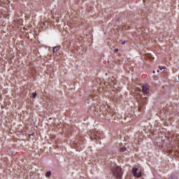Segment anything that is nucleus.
<instances>
[{
	"instance_id": "9b49d317",
	"label": "nucleus",
	"mask_w": 179,
	"mask_h": 179,
	"mask_svg": "<svg viewBox=\"0 0 179 179\" xmlns=\"http://www.w3.org/2000/svg\"><path fill=\"white\" fill-rule=\"evenodd\" d=\"M139 92H140L139 90H138V91H136V94H138L139 93Z\"/></svg>"
},
{
	"instance_id": "0eeeda50",
	"label": "nucleus",
	"mask_w": 179,
	"mask_h": 179,
	"mask_svg": "<svg viewBox=\"0 0 179 179\" xmlns=\"http://www.w3.org/2000/svg\"><path fill=\"white\" fill-rule=\"evenodd\" d=\"M36 97H37V93L34 92L33 93V99H36Z\"/></svg>"
},
{
	"instance_id": "7ed1b4c3",
	"label": "nucleus",
	"mask_w": 179,
	"mask_h": 179,
	"mask_svg": "<svg viewBox=\"0 0 179 179\" xmlns=\"http://www.w3.org/2000/svg\"><path fill=\"white\" fill-rule=\"evenodd\" d=\"M134 177H136L137 178H140L142 176V172L138 169V168H134L132 171Z\"/></svg>"
},
{
	"instance_id": "f03ea898",
	"label": "nucleus",
	"mask_w": 179,
	"mask_h": 179,
	"mask_svg": "<svg viewBox=\"0 0 179 179\" xmlns=\"http://www.w3.org/2000/svg\"><path fill=\"white\" fill-rule=\"evenodd\" d=\"M113 176L116 177V178L120 179L121 177H122V169H121V167L116 166L113 170Z\"/></svg>"
},
{
	"instance_id": "9d476101",
	"label": "nucleus",
	"mask_w": 179,
	"mask_h": 179,
	"mask_svg": "<svg viewBox=\"0 0 179 179\" xmlns=\"http://www.w3.org/2000/svg\"><path fill=\"white\" fill-rule=\"evenodd\" d=\"M115 52H118V49L115 50Z\"/></svg>"
},
{
	"instance_id": "f257e3e1",
	"label": "nucleus",
	"mask_w": 179,
	"mask_h": 179,
	"mask_svg": "<svg viewBox=\"0 0 179 179\" xmlns=\"http://www.w3.org/2000/svg\"><path fill=\"white\" fill-rule=\"evenodd\" d=\"M138 103V111L141 112L143 110V107L145 104H146V102L148 101V99L146 97L143 98H137Z\"/></svg>"
},
{
	"instance_id": "ddd939ff",
	"label": "nucleus",
	"mask_w": 179,
	"mask_h": 179,
	"mask_svg": "<svg viewBox=\"0 0 179 179\" xmlns=\"http://www.w3.org/2000/svg\"><path fill=\"white\" fill-rule=\"evenodd\" d=\"M124 29H125V27H123V28H122V30H124Z\"/></svg>"
},
{
	"instance_id": "4468645a",
	"label": "nucleus",
	"mask_w": 179,
	"mask_h": 179,
	"mask_svg": "<svg viewBox=\"0 0 179 179\" xmlns=\"http://www.w3.org/2000/svg\"><path fill=\"white\" fill-rule=\"evenodd\" d=\"M122 44H125V42H123Z\"/></svg>"
},
{
	"instance_id": "dca6fc26",
	"label": "nucleus",
	"mask_w": 179,
	"mask_h": 179,
	"mask_svg": "<svg viewBox=\"0 0 179 179\" xmlns=\"http://www.w3.org/2000/svg\"><path fill=\"white\" fill-rule=\"evenodd\" d=\"M157 72H159V70H157Z\"/></svg>"
},
{
	"instance_id": "423d86ee",
	"label": "nucleus",
	"mask_w": 179,
	"mask_h": 179,
	"mask_svg": "<svg viewBox=\"0 0 179 179\" xmlns=\"http://www.w3.org/2000/svg\"><path fill=\"white\" fill-rule=\"evenodd\" d=\"M46 177H51V171H48L45 174Z\"/></svg>"
},
{
	"instance_id": "1a4fd4ad",
	"label": "nucleus",
	"mask_w": 179,
	"mask_h": 179,
	"mask_svg": "<svg viewBox=\"0 0 179 179\" xmlns=\"http://www.w3.org/2000/svg\"><path fill=\"white\" fill-rule=\"evenodd\" d=\"M124 150H126V149L124 148H122L120 149V152H124Z\"/></svg>"
},
{
	"instance_id": "2eb2a0df",
	"label": "nucleus",
	"mask_w": 179,
	"mask_h": 179,
	"mask_svg": "<svg viewBox=\"0 0 179 179\" xmlns=\"http://www.w3.org/2000/svg\"><path fill=\"white\" fill-rule=\"evenodd\" d=\"M153 73H155V71H153Z\"/></svg>"
},
{
	"instance_id": "f8f14e48",
	"label": "nucleus",
	"mask_w": 179,
	"mask_h": 179,
	"mask_svg": "<svg viewBox=\"0 0 179 179\" xmlns=\"http://www.w3.org/2000/svg\"><path fill=\"white\" fill-rule=\"evenodd\" d=\"M0 2H3V0H0Z\"/></svg>"
},
{
	"instance_id": "20e7f679",
	"label": "nucleus",
	"mask_w": 179,
	"mask_h": 179,
	"mask_svg": "<svg viewBox=\"0 0 179 179\" xmlns=\"http://www.w3.org/2000/svg\"><path fill=\"white\" fill-rule=\"evenodd\" d=\"M142 92L144 94H148V93H149V85L145 84V85H143V87H142Z\"/></svg>"
},
{
	"instance_id": "6e6552de",
	"label": "nucleus",
	"mask_w": 179,
	"mask_h": 179,
	"mask_svg": "<svg viewBox=\"0 0 179 179\" xmlns=\"http://www.w3.org/2000/svg\"><path fill=\"white\" fill-rule=\"evenodd\" d=\"M169 179H177V178L175 176H171L169 177Z\"/></svg>"
},
{
	"instance_id": "39448f33",
	"label": "nucleus",
	"mask_w": 179,
	"mask_h": 179,
	"mask_svg": "<svg viewBox=\"0 0 179 179\" xmlns=\"http://www.w3.org/2000/svg\"><path fill=\"white\" fill-rule=\"evenodd\" d=\"M60 47L59 46H56L53 48V52H57V51H59Z\"/></svg>"
}]
</instances>
